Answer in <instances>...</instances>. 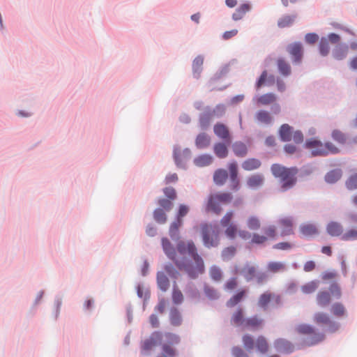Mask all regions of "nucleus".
I'll use <instances>...</instances> for the list:
<instances>
[{"instance_id":"obj_1","label":"nucleus","mask_w":357,"mask_h":357,"mask_svg":"<svg viewBox=\"0 0 357 357\" xmlns=\"http://www.w3.org/2000/svg\"><path fill=\"white\" fill-rule=\"evenodd\" d=\"M162 245L167 256L175 263L177 268L181 271H185L191 278H196L204 272V261L198 255L197 248L192 241H180L176 245V250L181 255H188L191 257L195 261V266H193L184 257L179 259L177 257L175 248L167 238L162 239Z\"/></svg>"},{"instance_id":"obj_2","label":"nucleus","mask_w":357,"mask_h":357,"mask_svg":"<svg viewBox=\"0 0 357 357\" xmlns=\"http://www.w3.org/2000/svg\"><path fill=\"white\" fill-rule=\"evenodd\" d=\"M271 171L275 177L281 179L282 182V188L284 190L291 188L296 183V172L294 169L275 164L271 167Z\"/></svg>"},{"instance_id":"obj_3","label":"nucleus","mask_w":357,"mask_h":357,"mask_svg":"<svg viewBox=\"0 0 357 357\" xmlns=\"http://www.w3.org/2000/svg\"><path fill=\"white\" fill-rule=\"evenodd\" d=\"M305 147L312 151V155L317 156V155H326L328 153H336L338 152V149L332 143L327 142L323 144L321 142L312 139L307 140L305 142Z\"/></svg>"},{"instance_id":"obj_4","label":"nucleus","mask_w":357,"mask_h":357,"mask_svg":"<svg viewBox=\"0 0 357 357\" xmlns=\"http://www.w3.org/2000/svg\"><path fill=\"white\" fill-rule=\"evenodd\" d=\"M296 331L299 334L305 335L307 337L305 342L307 345L316 344L324 340L325 335L322 333L317 332L314 327L307 324H301L296 327Z\"/></svg>"},{"instance_id":"obj_5","label":"nucleus","mask_w":357,"mask_h":357,"mask_svg":"<svg viewBox=\"0 0 357 357\" xmlns=\"http://www.w3.org/2000/svg\"><path fill=\"white\" fill-rule=\"evenodd\" d=\"M342 293L340 287L336 284H333L329 288V291L324 290L317 293L316 296L317 303L319 307H325L330 304L331 296L339 299Z\"/></svg>"},{"instance_id":"obj_6","label":"nucleus","mask_w":357,"mask_h":357,"mask_svg":"<svg viewBox=\"0 0 357 357\" xmlns=\"http://www.w3.org/2000/svg\"><path fill=\"white\" fill-rule=\"evenodd\" d=\"M165 336L167 342L162 344V352L157 357H176L177 351L173 346L180 342V337L171 333H165Z\"/></svg>"},{"instance_id":"obj_7","label":"nucleus","mask_w":357,"mask_h":357,"mask_svg":"<svg viewBox=\"0 0 357 357\" xmlns=\"http://www.w3.org/2000/svg\"><path fill=\"white\" fill-rule=\"evenodd\" d=\"M326 231L331 236H339L344 241L357 239V229H350L344 230L342 225H328Z\"/></svg>"},{"instance_id":"obj_8","label":"nucleus","mask_w":357,"mask_h":357,"mask_svg":"<svg viewBox=\"0 0 357 357\" xmlns=\"http://www.w3.org/2000/svg\"><path fill=\"white\" fill-rule=\"evenodd\" d=\"M219 231L213 225H204L202 228V239L207 248L215 247L219 242Z\"/></svg>"},{"instance_id":"obj_9","label":"nucleus","mask_w":357,"mask_h":357,"mask_svg":"<svg viewBox=\"0 0 357 357\" xmlns=\"http://www.w3.org/2000/svg\"><path fill=\"white\" fill-rule=\"evenodd\" d=\"M162 340V334L159 331H155L151 335L141 342V354L148 355L153 350Z\"/></svg>"},{"instance_id":"obj_10","label":"nucleus","mask_w":357,"mask_h":357,"mask_svg":"<svg viewBox=\"0 0 357 357\" xmlns=\"http://www.w3.org/2000/svg\"><path fill=\"white\" fill-rule=\"evenodd\" d=\"M313 321L319 326H327V331L335 333L339 328V324L333 321L330 316L324 312H317L313 316Z\"/></svg>"},{"instance_id":"obj_11","label":"nucleus","mask_w":357,"mask_h":357,"mask_svg":"<svg viewBox=\"0 0 357 357\" xmlns=\"http://www.w3.org/2000/svg\"><path fill=\"white\" fill-rule=\"evenodd\" d=\"M280 305L281 304V296L278 294L266 291L260 295L258 299V305L263 310H266L269 304Z\"/></svg>"},{"instance_id":"obj_12","label":"nucleus","mask_w":357,"mask_h":357,"mask_svg":"<svg viewBox=\"0 0 357 357\" xmlns=\"http://www.w3.org/2000/svg\"><path fill=\"white\" fill-rule=\"evenodd\" d=\"M287 52L292 56L293 61L300 63L303 57V47L300 43H294L287 46Z\"/></svg>"},{"instance_id":"obj_13","label":"nucleus","mask_w":357,"mask_h":357,"mask_svg":"<svg viewBox=\"0 0 357 357\" xmlns=\"http://www.w3.org/2000/svg\"><path fill=\"white\" fill-rule=\"evenodd\" d=\"M213 131L215 135L220 139L224 140L226 143L231 142V136L228 128L220 123H216L214 126Z\"/></svg>"},{"instance_id":"obj_14","label":"nucleus","mask_w":357,"mask_h":357,"mask_svg":"<svg viewBox=\"0 0 357 357\" xmlns=\"http://www.w3.org/2000/svg\"><path fill=\"white\" fill-rule=\"evenodd\" d=\"M252 9V5L250 3H243L241 4L232 14V20L234 21H239L244 18L246 13Z\"/></svg>"},{"instance_id":"obj_15","label":"nucleus","mask_w":357,"mask_h":357,"mask_svg":"<svg viewBox=\"0 0 357 357\" xmlns=\"http://www.w3.org/2000/svg\"><path fill=\"white\" fill-rule=\"evenodd\" d=\"M246 318L244 317V311L242 308H238L232 314L230 319L231 324L235 326L244 327Z\"/></svg>"},{"instance_id":"obj_16","label":"nucleus","mask_w":357,"mask_h":357,"mask_svg":"<svg viewBox=\"0 0 357 357\" xmlns=\"http://www.w3.org/2000/svg\"><path fill=\"white\" fill-rule=\"evenodd\" d=\"M206 210L217 215H219L222 211V207L219 200L214 198V196L212 194L210 195L208 198Z\"/></svg>"},{"instance_id":"obj_17","label":"nucleus","mask_w":357,"mask_h":357,"mask_svg":"<svg viewBox=\"0 0 357 357\" xmlns=\"http://www.w3.org/2000/svg\"><path fill=\"white\" fill-rule=\"evenodd\" d=\"M264 320L255 315L249 318H246L244 328L251 330H259L262 328Z\"/></svg>"},{"instance_id":"obj_18","label":"nucleus","mask_w":357,"mask_h":357,"mask_svg":"<svg viewBox=\"0 0 357 357\" xmlns=\"http://www.w3.org/2000/svg\"><path fill=\"white\" fill-rule=\"evenodd\" d=\"M241 273L243 275L245 279L249 282L255 278L257 274V268L255 266L247 264L241 269Z\"/></svg>"},{"instance_id":"obj_19","label":"nucleus","mask_w":357,"mask_h":357,"mask_svg":"<svg viewBox=\"0 0 357 357\" xmlns=\"http://www.w3.org/2000/svg\"><path fill=\"white\" fill-rule=\"evenodd\" d=\"M264 176L261 174H254L247 179V185L251 188H257L264 183Z\"/></svg>"},{"instance_id":"obj_20","label":"nucleus","mask_w":357,"mask_h":357,"mask_svg":"<svg viewBox=\"0 0 357 357\" xmlns=\"http://www.w3.org/2000/svg\"><path fill=\"white\" fill-rule=\"evenodd\" d=\"M228 178L227 172L223 169H217L213 174V181L218 185H222Z\"/></svg>"},{"instance_id":"obj_21","label":"nucleus","mask_w":357,"mask_h":357,"mask_svg":"<svg viewBox=\"0 0 357 357\" xmlns=\"http://www.w3.org/2000/svg\"><path fill=\"white\" fill-rule=\"evenodd\" d=\"M232 150L234 154L239 158L245 157L248 153L246 145L241 142H236L232 145Z\"/></svg>"},{"instance_id":"obj_22","label":"nucleus","mask_w":357,"mask_h":357,"mask_svg":"<svg viewBox=\"0 0 357 357\" xmlns=\"http://www.w3.org/2000/svg\"><path fill=\"white\" fill-rule=\"evenodd\" d=\"M213 162V157L208 154H202L194 159V163L197 167H205L211 165Z\"/></svg>"},{"instance_id":"obj_23","label":"nucleus","mask_w":357,"mask_h":357,"mask_svg":"<svg viewBox=\"0 0 357 357\" xmlns=\"http://www.w3.org/2000/svg\"><path fill=\"white\" fill-rule=\"evenodd\" d=\"M276 98L274 93H268L257 98L256 101L258 105H268L274 102Z\"/></svg>"},{"instance_id":"obj_24","label":"nucleus","mask_w":357,"mask_h":357,"mask_svg":"<svg viewBox=\"0 0 357 357\" xmlns=\"http://www.w3.org/2000/svg\"><path fill=\"white\" fill-rule=\"evenodd\" d=\"M213 151L219 158H225L228 155V149L225 144L218 142L214 144Z\"/></svg>"},{"instance_id":"obj_25","label":"nucleus","mask_w":357,"mask_h":357,"mask_svg":"<svg viewBox=\"0 0 357 357\" xmlns=\"http://www.w3.org/2000/svg\"><path fill=\"white\" fill-rule=\"evenodd\" d=\"M275 347L278 350L284 352H291L293 351V345L291 343L284 339H278L274 342Z\"/></svg>"},{"instance_id":"obj_26","label":"nucleus","mask_w":357,"mask_h":357,"mask_svg":"<svg viewBox=\"0 0 357 357\" xmlns=\"http://www.w3.org/2000/svg\"><path fill=\"white\" fill-rule=\"evenodd\" d=\"M211 143L210 137L206 133H201L197 135L195 144L199 149H204L209 146Z\"/></svg>"},{"instance_id":"obj_27","label":"nucleus","mask_w":357,"mask_h":357,"mask_svg":"<svg viewBox=\"0 0 357 357\" xmlns=\"http://www.w3.org/2000/svg\"><path fill=\"white\" fill-rule=\"evenodd\" d=\"M246 294V290L242 289L238 291L236 294L229 298L227 302V306L231 307H234L238 303H240Z\"/></svg>"},{"instance_id":"obj_28","label":"nucleus","mask_w":357,"mask_h":357,"mask_svg":"<svg viewBox=\"0 0 357 357\" xmlns=\"http://www.w3.org/2000/svg\"><path fill=\"white\" fill-rule=\"evenodd\" d=\"M261 166V162L256 158H249L242 163V167L246 171H252Z\"/></svg>"},{"instance_id":"obj_29","label":"nucleus","mask_w":357,"mask_h":357,"mask_svg":"<svg viewBox=\"0 0 357 357\" xmlns=\"http://www.w3.org/2000/svg\"><path fill=\"white\" fill-rule=\"evenodd\" d=\"M331 312L337 317H343L347 315V310L341 303H334L331 307Z\"/></svg>"},{"instance_id":"obj_30","label":"nucleus","mask_w":357,"mask_h":357,"mask_svg":"<svg viewBox=\"0 0 357 357\" xmlns=\"http://www.w3.org/2000/svg\"><path fill=\"white\" fill-rule=\"evenodd\" d=\"M157 282L159 288L163 291H166L169 287V281L165 274L162 272H159L157 274Z\"/></svg>"},{"instance_id":"obj_31","label":"nucleus","mask_w":357,"mask_h":357,"mask_svg":"<svg viewBox=\"0 0 357 357\" xmlns=\"http://www.w3.org/2000/svg\"><path fill=\"white\" fill-rule=\"evenodd\" d=\"M277 65L280 73L284 76H288L291 74V66L289 63L283 59H279L277 61Z\"/></svg>"},{"instance_id":"obj_32","label":"nucleus","mask_w":357,"mask_h":357,"mask_svg":"<svg viewBox=\"0 0 357 357\" xmlns=\"http://www.w3.org/2000/svg\"><path fill=\"white\" fill-rule=\"evenodd\" d=\"M280 136L282 141L289 142L291 140L292 130L288 124H283L280 128Z\"/></svg>"},{"instance_id":"obj_33","label":"nucleus","mask_w":357,"mask_h":357,"mask_svg":"<svg viewBox=\"0 0 357 357\" xmlns=\"http://www.w3.org/2000/svg\"><path fill=\"white\" fill-rule=\"evenodd\" d=\"M255 119L257 121L264 123L269 124L272 121V117L269 112L265 110H259L255 114Z\"/></svg>"},{"instance_id":"obj_34","label":"nucleus","mask_w":357,"mask_h":357,"mask_svg":"<svg viewBox=\"0 0 357 357\" xmlns=\"http://www.w3.org/2000/svg\"><path fill=\"white\" fill-rule=\"evenodd\" d=\"M300 231L305 237L314 236L318 234V230L314 225H304L301 227Z\"/></svg>"},{"instance_id":"obj_35","label":"nucleus","mask_w":357,"mask_h":357,"mask_svg":"<svg viewBox=\"0 0 357 357\" xmlns=\"http://www.w3.org/2000/svg\"><path fill=\"white\" fill-rule=\"evenodd\" d=\"M319 287V282L316 280L310 281L301 286V289L305 294L314 293Z\"/></svg>"},{"instance_id":"obj_36","label":"nucleus","mask_w":357,"mask_h":357,"mask_svg":"<svg viewBox=\"0 0 357 357\" xmlns=\"http://www.w3.org/2000/svg\"><path fill=\"white\" fill-rule=\"evenodd\" d=\"M267 269L271 273H276L284 271L286 269V266L280 261H271L268 264Z\"/></svg>"},{"instance_id":"obj_37","label":"nucleus","mask_w":357,"mask_h":357,"mask_svg":"<svg viewBox=\"0 0 357 357\" xmlns=\"http://www.w3.org/2000/svg\"><path fill=\"white\" fill-rule=\"evenodd\" d=\"M348 54L347 46L337 45L333 52V56L335 59L342 60L344 59Z\"/></svg>"},{"instance_id":"obj_38","label":"nucleus","mask_w":357,"mask_h":357,"mask_svg":"<svg viewBox=\"0 0 357 357\" xmlns=\"http://www.w3.org/2000/svg\"><path fill=\"white\" fill-rule=\"evenodd\" d=\"M214 198L218 199L220 204H227L230 203L233 199V196L229 192H221L212 194Z\"/></svg>"},{"instance_id":"obj_39","label":"nucleus","mask_w":357,"mask_h":357,"mask_svg":"<svg viewBox=\"0 0 357 357\" xmlns=\"http://www.w3.org/2000/svg\"><path fill=\"white\" fill-rule=\"evenodd\" d=\"M255 347L259 351L265 354L268 350V344L265 337L260 335L256 340Z\"/></svg>"},{"instance_id":"obj_40","label":"nucleus","mask_w":357,"mask_h":357,"mask_svg":"<svg viewBox=\"0 0 357 357\" xmlns=\"http://www.w3.org/2000/svg\"><path fill=\"white\" fill-rule=\"evenodd\" d=\"M225 113V107L224 105H218L214 109L208 112L207 114L208 118H220Z\"/></svg>"},{"instance_id":"obj_41","label":"nucleus","mask_w":357,"mask_h":357,"mask_svg":"<svg viewBox=\"0 0 357 357\" xmlns=\"http://www.w3.org/2000/svg\"><path fill=\"white\" fill-rule=\"evenodd\" d=\"M188 212L189 207L187 205L180 204L176 215L177 223H181L183 221V218L187 215Z\"/></svg>"},{"instance_id":"obj_42","label":"nucleus","mask_w":357,"mask_h":357,"mask_svg":"<svg viewBox=\"0 0 357 357\" xmlns=\"http://www.w3.org/2000/svg\"><path fill=\"white\" fill-rule=\"evenodd\" d=\"M172 298L173 303L176 305L181 304L183 301V295L176 284L173 287Z\"/></svg>"},{"instance_id":"obj_43","label":"nucleus","mask_w":357,"mask_h":357,"mask_svg":"<svg viewBox=\"0 0 357 357\" xmlns=\"http://www.w3.org/2000/svg\"><path fill=\"white\" fill-rule=\"evenodd\" d=\"M170 321L173 326H177L181 324L182 319L177 309H172L170 312Z\"/></svg>"},{"instance_id":"obj_44","label":"nucleus","mask_w":357,"mask_h":357,"mask_svg":"<svg viewBox=\"0 0 357 357\" xmlns=\"http://www.w3.org/2000/svg\"><path fill=\"white\" fill-rule=\"evenodd\" d=\"M342 176V173L340 170H333L328 172L325 177L326 182L329 183H333L337 181Z\"/></svg>"},{"instance_id":"obj_45","label":"nucleus","mask_w":357,"mask_h":357,"mask_svg":"<svg viewBox=\"0 0 357 357\" xmlns=\"http://www.w3.org/2000/svg\"><path fill=\"white\" fill-rule=\"evenodd\" d=\"M209 274H210L211 278L213 280L217 281V282L220 281L222 278V271L219 267H218L216 266H213L210 268Z\"/></svg>"},{"instance_id":"obj_46","label":"nucleus","mask_w":357,"mask_h":357,"mask_svg":"<svg viewBox=\"0 0 357 357\" xmlns=\"http://www.w3.org/2000/svg\"><path fill=\"white\" fill-rule=\"evenodd\" d=\"M242 341H243L245 348L248 351H250L254 349L255 340L250 335H249V334L244 335L242 337Z\"/></svg>"},{"instance_id":"obj_47","label":"nucleus","mask_w":357,"mask_h":357,"mask_svg":"<svg viewBox=\"0 0 357 357\" xmlns=\"http://www.w3.org/2000/svg\"><path fill=\"white\" fill-rule=\"evenodd\" d=\"M319 52L322 56H326L330 52L329 43L327 38H322L319 43Z\"/></svg>"},{"instance_id":"obj_48","label":"nucleus","mask_w":357,"mask_h":357,"mask_svg":"<svg viewBox=\"0 0 357 357\" xmlns=\"http://www.w3.org/2000/svg\"><path fill=\"white\" fill-rule=\"evenodd\" d=\"M154 220L158 222H165L167 220L166 213L162 208H156L153 211Z\"/></svg>"},{"instance_id":"obj_49","label":"nucleus","mask_w":357,"mask_h":357,"mask_svg":"<svg viewBox=\"0 0 357 357\" xmlns=\"http://www.w3.org/2000/svg\"><path fill=\"white\" fill-rule=\"evenodd\" d=\"M345 185L349 190L357 189V173L350 176L347 180Z\"/></svg>"},{"instance_id":"obj_50","label":"nucleus","mask_w":357,"mask_h":357,"mask_svg":"<svg viewBox=\"0 0 357 357\" xmlns=\"http://www.w3.org/2000/svg\"><path fill=\"white\" fill-rule=\"evenodd\" d=\"M203 63H204V59L200 56H197L194 59L193 63H192V69H193V72L195 74L197 73V75H199V74L200 73V72L202 70V67Z\"/></svg>"},{"instance_id":"obj_51","label":"nucleus","mask_w":357,"mask_h":357,"mask_svg":"<svg viewBox=\"0 0 357 357\" xmlns=\"http://www.w3.org/2000/svg\"><path fill=\"white\" fill-rule=\"evenodd\" d=\"M333 139L340 144H344L347 139L345 135L339 130H334L332 132Z\"/></svg>"},{"instance_id":"obj_52","label":"nucleus","mask_w":357,"mask_h":357,"mask_svg":"<svg viewBox=\"0 0 357 357\" xmlns=\"http://www.w3.org/2000/svg\"><path fill=\"white\" fill-rule=\"evenodd\" d=\"M236 254V248L233 246L225 248L222 252V257L224 260L231 259Z\"/></svg>"},{"instance_id":"obj_53","label":"nucleus","mask_w":357,"mask_h":357,"mask_svg":"<svg viewBox=\"0 0 357 357\" xmlns=\"http://www.w3.org/2000/svg\"><path fill=\"white\" fill-rule=\"evenodd\" d=\"M158 205L165 211H169L172 209L173 204L171 199L160 198L158 201Z\"/></svg>"},{"instance_id":"obj_54","label":"nucleus","mask_w":357,"mask_h":357,"mask_svg":"<svg viewBox=\"0 0 357 357\" xmlns=\"http://www.w3.org/2000/svg\"><path fill=\"white\" fill-rule=\"evenodd\" d=\"M294 20V18L293 17L285 16L278 21V26L281 28L289 26L293 23Z\"/></svg>"},{"instance_id":"obj_55","label":"nucleus","mask_w":357,"mask_h":357,"mask_svg":"<svg viewBox=\"0 0 357 357\" xmlns=\"http://www.w3.org/2000/svg\"><path fill=\"white\" fill-rule=\"evenodd\" d=\"M204 293L206 296L210 299H216L218 298V294L217 291L210 287H206L204 288Z\"/></svg>"},{"instance_id":"obj_56","label":"nucleus","mask_w":357,"mask_h":357,"mask_svg":"<svg viewBox=\"0 0 357 357\" xmlns=\"http://www.w3.org/2000/svg\"><path fill=\"white\" fill-rule=\"evenodd\" d=\"M163 192L165 195V196L171 200H174L176 198V190L172 187H167L164 188Z\"/></svg>"},{"instance_id":"obj_57","label":"nucleus","mask_w":357,"mask_h":357,"mask_svg":"<svg viewBox=\"0 0 357 357\" xmlns=\"http://www.w3.org/2000/svg\"><path fill=\"white\" fill-rule=\"evenodd\" d=\"M164 269L166 271V273L172 278H176L178 274V271L171 264L165 265Z\"/></svg>"},{"instance_id":"obj_58","label":"nucleus","mask_w":357,"mask_h":357,"mask_svg":"<svg viewBox=\"0 0 357 357\" xmlns=\"http://www.w3.org/2000/svg\"><path fill=\"white\" fill-rule=\"evenodd\" d=\"M238 285L236 278H232L228 280L225 284V289L227 290L231 291L234 289Z\"/></svg>"},{"instance_id":"obj_59","label":"nucleus","mask_w":357,"mask_h":357,"mask_svg":"<svg viewBox=\"0 0 357 357\" xmlns=\"http://www.w3.org/2000/svg\"><path fill=\"white\" fill-rule=\"evenodd\" d=\"M234 357H248V354L239 347H234L231 349Z\"/></svg>"},{"instance_id":"obj_60","label":"nucleus","mask_w":357,"mask_h":357,"mask_svg":"<svg viewBox=\"0 0 357 357\" xmlns=\"http://www.w3.org/2000/svg\"><path fill=\"white\" fill-rule=\"evenodd\" d=\"M228 169L230 173V178L238 177V167L236 162H231L228 165Z\"/></svg>"},{"instance_id":"obj_61","label":"nucleus","mask_w":357,"mask_h":357,"mask_svg":"<svg viewBox=\"0 0 357 357\" xmlns=\"http://www.w3.org/2000/svg\"><path fill=\"white\" fill-rule=\"evenodd\" d=\"M318 39V36L314 33H307L305 36V42L308 44H314Z\"/></svg>"},{"instance_id":"obj_62","label":"nucleus","mask_w":357,"mask_h":357,"mask_svg":"<svg viewBox=\"0 0 357 357\" xmlns=\"http://www.w3.org/2000/svg\"><path fill=\"white\" fill-rule=\"evenodd\" d=\"M267 71L264 70L262 72L261 76L259 77L258 81L256 83V87L257 89H259L264 85L267 79Z\"/></svg>"},{"instance_id":"obj_63","label":"nucleus","mask_w":357,"mask_h":357,"mask_svg":"<svg viewBox=\"0 0 357 357\" xmlns=\"http://www.w3.org/2000/svg\"><path fill=\"white\" fill-rule=\"evenodd\" d=\"M167 305V301L165 298H162L160 300L158 304L157 305L155 310L159 312L162 314Z\"/></svg>"},{"instance_id":"obj_64","label":"nucleus","mask_w":357,"mask_h":357,"mask_svg":"<svg viewBox=\"0 0 357 357\" xmlns=\"http://www.w3.org/2000/svg\"><path fill=\"white\" fill-rule=\"evenodd\" d=\"M291 139L296 144H300L303 141V135L301 132L296 131L291 134Z\"/></svg>"}]
</instances>
